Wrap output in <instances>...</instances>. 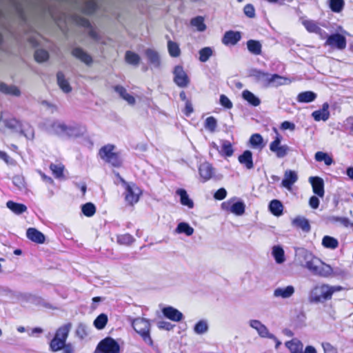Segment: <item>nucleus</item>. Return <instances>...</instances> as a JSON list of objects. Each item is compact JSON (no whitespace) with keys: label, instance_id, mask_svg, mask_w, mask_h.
Listing matches in <instances>:
<instances>
[{"label":"nucleus","instance_id":"nucleus-1","mask_svg":"<svg viewBox=\"0 0 353 353\" xmlns=\"http://www.w3.org/2000/svg\"><path fill=\"white\" fill-rule=\"evenodd\" d=\"M8 131L22 135L28 140L34 138V130L29 123L19 121L13 117H4L3 112H1L0 132L6 134Z\"/></svg>","mask_w":353,"mask_h":353},{"label":"nucleus","instance_id":"nucleus-2","mask_svg":"<svg viewBox=\"0 0 353 353\" xmlns=\"http://www.w3.org/2000/svg\"><path fill=\"white\" fill-rule=\"evenodd\" d=\"M344 288L340 285H330L322 283L314 286L309 293V301L310 303H323L330 300L334 293L341 292Z\"/></svg>","mask_w":353,"mask_h":353},{"label":"nucleus","instance_id":"nucleus-3","mask_svg":"<svg viewBox=\"0 0 353 353\" xmlns=\"http://www.w3.org/2000/svg\"><path fill=\"white\" fill-rule=\"evenodd\" d=\"M132 325L147 345H153V341L150 336L151 325L148 320L144 318H137L132 321Z\"/></svg>","mask_w":353,"mask_h":353},{"label":"nucleus","instance_id":"nucleus-4","mask_svg":"<svg viewBox=\"0 0 353 353\" xmlns=\"http://www.w3.org/2000/svg\"><path fill=\"white\" fill-rule=\"evenodd\" d=\"M317 258L311 252L305 248H299L295 250V263L308 271L310 270Z\"/></svg>","mask_w":353,"mask_h":353},{"label":"nucleus","instance_id":"nucleus-5","mask_svg":"<svg viewBox=\"0 0 353 353\" xmlns=\"http://www.w3.org/2000/svg\"><path fill=\"white\" fill-rule=\"evenodd\" d=\"M114 145L108 144L100 149L99 154L106 163L111 164L114 167H119L121 165V160L118 153L114 152Z\"/></svg>","mask_w":353,"mask_h":353},{"label":"nucleus","instance_id":"nucleus-6","mask_svg":"<svg viewBox=\"0 0 353 353\" xmlns=\"http://www.w3.org/2000/svg\"><path fill=\"white\" fill-rule=\"evenodd\" d=\"M94 353H120V347L114 339L107 337L99 342Z\"/></svg>","mask_w":353,"mask_h":353},{"label":"nucleus","instance_id":"nucleus-7","mask_svg":"<svg viewBox=\"0 0 353 353\" xmlns=\"http://www.w3.org/2000/svg\"><path fill=\"white\" fill-rule=\"evenodd\" d=\"M309 272L316 276L330 278L331 265L317 258Z\"/></svg>","mask_w":353,"mask_h":353},{"label":"nucleus","instance_id":"nucleus-8","mask_svg":"<svg viewBox=\"0 0 353 353\" xmlns=\"http://www.w3.org/2000/svg\"><path fill=\"white\" fill-rule=\"evenodd\" d=\"M123 182L125 185V201L130 205H133L138 202L141 191L134 183H127L124 181Z\"/></svg>","mask_w":353,"mask_h":353},{"label":"nucleus","instance_id":"nucleus-9","mask_svg":"<svg viewBox=\"0 0 353 353\" xmlns=\"http://www.w3.org/2000/svg\"><path fill=\"white\" fill-rule=\"evenodd\" d=\"M325 46H328L332 48H336L340 50H344L347 46L346 38L339 33L327 35Z\"/></svg>","mask_w":353,"mask_h":353},{"label":"nucleus","instance_id":"nucleus-10","mask_svg":"<svg viewBox=\"0 0 353 353\" xmlns=\"http://www.w3.org/2000/svg\"><path fill=\"white\" fill-rule=\"evenodd\" d=\"M249 325L254 329L258 334L262 338H268L270 339H276V336L269 332L268 328L263 324L260 321L256 319H251L249 321Z\"/></svg>","mask_w":353,"mask_h":353},{"label":"nucleus","instance_id":"nucleus-11","mask_svg":"<svg viewBox=\"0 0 353 353\" xmlns=\"http://www.w3.org/2000/svg\"><path fill=\"white\" fill-rule=\"evenodd\" d=\"M173 74L174 81L179 87L185 88L188 85L190 80L182 66H175Z\"/></svg>","mask_w":353,"mask_h":353},{"label":"nucleus","instance_id":"nucleus-12","mask_svg":"<svg viewBox=\"0 0 353 353\" xmlns=\"http://www.w3.org/2000/svg\"><path fill=\"white\" fill-rule=\"evenodd\" d=\"M301 23L309 32L315 33L323 39H325L327 37V33L319 27L318 23L315 21L311 19H303Z\"/></svg>","mask_w":353,"mask_h":353},{"label":"nucleus","instance_id":"nucleus-13","mask_svg":"<svg viewBox=\"0 0 353 353\" xmlns=\"http://www.w3.org/2000/svg\"><path fill=\"white\" fill-rule=\"evenodd\" d=\"M281 139L276 137V139L270 145V150L274 152L278 158H283L288 154L290 148L288 145H281Z\"/></svg>","mask_w":353,"mask_h":353},{"label":"nucleus","instance_id":"nucleus-14","mask_svg":"<svg viewBox=\"0 0 353 353\" xmlns=\"http://www.w3.org/2000/svg\"><path fill=\"white\" fill-rule=\"evenodd\" d=\"M221 207L223 210H229L237 216H241L245 212V205L242 201L236 202L232 205H230L229 202H224L221 204Z\"/></svg>","mask_w":353,"mask_h":353},{"label":"nucleus","instance_id":"nucleus-15","mask_svg":"<svg viewBox=\"0 0 353 353\" xmlns=\"http://www.w3.org/2000/svg\"><path fill=\"white\" fill-rule=\"evenodd\" d=\"M294 292L295 289L292 285L279 287L274 289L273 292V296L277 299L280 298L282 299H287L290 298Z\"/></svg>","mask_w":353,"mask_h":353},{"label":"nucleus","instance_id":"nucleus-16","mask_svg":"<svg viewBox=\"0 0 353 353\" xmlns=\"http://www.w3.org/2000/svg\"><path fill=\"white\" fill-rule=\"evenodd\" d=\"M309 181L312 186L314 193L318 196L323 198L325 194L323 180L319 176H311L309 179Z\"/></svg>","mask_w":353,"mask_h":353},{"label":"nucleus","instance_id":"nucleus-17","mask_svg":"<svg viewBox=\"0 0 353 353\" xmlns=\"http://www.w3.org/2000/svg\"><path fill=\"white\" fill-rule=\"evenodd\" d=\"M66 124L61 121H52L47 123V130L53 134L63 136L64 135Z\"/></svg>","mask_w":353,"mask_h":353},{"label":"nucleus","instance_id":"nucleus-18","mask_svg":"<svg viewBox=\"0 0 353 353\" xmlns=\"http://www.w3.org/2000/svg\"><path fill=\"white\" fill-rule=\"evenodd\" d=\"M162 312L166 318L175 322H179L183 318V315L180 311L171 306L164 307Z\"/></svg>","mask_w":353,"mask_h":353},{"label":"nucleus","instance_id":"nucleus-19","mask_svg":"<svg viewBox=\"0 0 353 353\" xmlns=\"http://www.w3.org/2000/svg\"><path fill=\"white\" fill-rule=\"evenodd\" d=\"M298 180V175L295 171H292L290 170H288L285 172L284 179L282 181V185L290 190L292 189V186Z\"/></svg>","mask_w":353,"mask_h":353},{"label":"nucleus","instance_id":"nucleus-20","mask_svg":"<svg viewBox=\"0 0 353 353\" xmlns=\"http://www.w3.org/2000/svg\"><path fill=\"white\" fill-rule=\"evenodd\" d=\"M270 74L259 70L254 69L250 71V77L264 87H268Z\"/></svg>","mask_w":353,"mask_h":353},{"label":"nucleus","instance_id":"nucleus-21","mask_svg":"<svg viewBox=\"0 0 353 353\" xmlns=\"http://www.w3.org/2000/svg\"><path fill=\"white\" fill-rule=\"evenodd\" d=\"M26 236L28 239L36 243L42 244L46 240L44 234L34 228H30L27 230Z\"/></svg>","mask_w":353,"mask_h":353},{"label":"nucleus","instance_id":"nucleus-22","mask_svg":"<svg viewBox=\"0 0 353 353\" xmlns=\"http://www.w3.org/2000/svg\"><path fill=\"white\" fill-rule=\"evenodd\" d=\"M312 116L316 121H327L330 117L329 104L324 103L322 108L312 113Z\"/></svg>","mask_w":353,"mask_h":353},{"label":"nucleus","instance_id":"nucleus-23","mask_svg":"<svg viewBox=\"0 0 353 353\" xmlns=\"http://www.w3.org/2000/svg\"><path fill=\"white\" fill-rule=\"evenodd\" d=\"M241 35L239 32L228 31L225 33L222 42L225 45H235L239 41H240Z\"/></svg>","mask_w":353,"mask_h":353},{"label":"nucleus","instance_id":"nucleus-24","mask_svg":"<svg viewBox=\"0 0 353 353\" xmlns=\"http://www.w3.org/2000/svg\"><path fill=\"white\" fill-rule=\"evenodd\" d=\"M145 54L151 65L154 68H159L161 64L160 56L157 51L152 48H148L145 51Z\"/></svg>","mask_w":353,"mask_h":353},{"label":"nucleus","instance_id":"nucleus-25","mask_svg":"<svg viewBox=\"0 0 353 353\" xmlns=\"http://www.w3.org/2000/svg\"><path fill=\"white\" fill-rule=\"evenodd\" d=\"M285 345L290 350V353H303V345L298 339H293L286 341Z\"/></svg>","mask_w":353,"mask_h":353},{"label":"nucleus","instance_id":"nucleus-26","mask_svg":"<svg viewBox=\"0 0 353 353\" xmlns=\"http://www.w3.org/2000/svg\"><path fill=\"white\" fill-rule=\"evenodd\" d=\"M114 90L116 92H117L119 96L125 100L129 105H133L136 103V100L133 96L130 94L126 89L121 85H116L114 88Z\"/></svg>","mask_w":353,"mask_h":353},{"label":"nucleus","instance_id":"nucleus-27","mask_svg":"<svg viewBox=\"0 0 353 353\" xmlns=\"http://www.w3.org/2000/svg\"><path fill=\"white\" fill-rule=\"evenodd\" d=\"M114 90L116 92H117L119 96L125 100L129 105H133L136 103V100L133 96L130 94L126 89L121 85H116L114 88Z\"/></svg>","mask_w":353,"mask_h":353},{"label":"nucleus","instance_id":"nucleus-28","mask_svg":"<svg viewBox=\"0 0 353 353\" xmlns=\"http://www.w3.org/2000/svg\"><path fill=\"white\" fill-rule=\"evenodd\" d=\"M72 54L74 57L79 59L86 65H90L92 63V58L91 56L80 48H74Z\"/></svg>","mask_w":353,"mask_h":353},{"label":"nucleus","instance_id":"nucleus-29","mask_svg":"<svg viewBox=\"0 0 353 353\" xmlns=\"http://www.w3.org/2000/svg\"><path fill=\"white\" fill-rule=\"evenodd\" d=\"M239 161L248 170H251L254 168L252 153L250 150L244 151L243 153L239 157Z\"/></svg>","mask_w":353,"mask_h":353},{"label":"nucleus","instance_id":"nucleus-30","mask_svg":"<svg viewBox=\"0 0 353 353\" xmlns=\"http://www.w3.org/2000/svg\"><path fill=\"white\" fill-rule=\"evenodd\" d=\"M83 134L81 128L78 125H67L63 137H77Z\"/></svg>","mask_w":353,"mask_h":353},{"label":"nucleus","instance_id":"nucleus-31","mask_svg":"<svg viewBox=\"0 0 353 353\" xmlns=\"http://www.w3.org/2000/svg\"><path fill=\"white\" fill-rule=\"evenodd\" d=\"M199 170L200 176L204 181L209 180L212 177L213 168L209 163L205 162L201 164Z\"/></svg>","mask_w":353,"mask_h":353},{"label":"nucleus","instance_id":"nucleus-32","mask_svg":"<svg viewBox=\"0 0 353 353\" xmlns=\"http://www.w3.org/2000/svg\"><path fill=\"white\" fill-rule=\"evenodd\" d=\"M57 83L59 88L62 90L65 93H69L72 90V88L67 79H65V76L63 72H59L57 74Z\"/></svg>","mask_w":353,"mask_h":353},{"label":"nucleus","instance_id":"nucleus-33","mask_svg":"<svg viewBox=\"0 0 353 353\" xmlns=\"http://www.w3.org/2000/svg\"><path fill=\"white\" fill-rule=\"evenodd\" d=\"M316 94L312 91H305L300 92L296 97L299 103H310L316 99Z\"/></svg>","mask_w":353,"mask_h":353},{"label":"nucleus","instance_id":"nucleus-34","mask_svg":"<svg viewBox=\"0 0 353 353\" xmlns=\"http://www.w3.org/2000/svg\"><path fill=\"white\" fill-rule=\"evenodd\" d=\"M269 210L272 214L279 216L283 214V205L280 201L274 199L269 204Z\"/></svg>","mask_w":353,"mask_h":353},{"label":"nucleus","instance_id":"nucleus-35","mask_svg":"<svg viewBox=\"0 0 353 353\" xmlns=\"http://www.w3.org/2000/svg\"><path fill=\"white\" fill-rule=\"evenodd\" d=\"M242 97L248 103L253 106H258L261 103V100L252 92L248 90H245L242 92Z\"/></svg>","mask_w":353,"mask_h":353},{"label":"nucleus","instance_id":"nucleus-36","mask_svg":"<svg viewBox=\"0 0 353 353\" xmlns=\"http://www.w3.org/2000/svg\"><path fill=\"white\" fill-rule=\"evenodd\" d=\"M6 206L16 214H21L27 210V207L24 204L15 203L12 201H8L6 203Z\"/></svg>","mask_w":353,"mask_h":353},{"label":"nucleus","instance_id":"nucleus-37","mask_svg":"<svg viewBox=\"0 0 353 353\" xmlns=\"http://www.w3.org/2000/svg\"><path fill=\"white\" fill-rule=\"evenodd\" d=\"M0 91L6 94L18 97L21 92L15 85H9L4 83H0Z\"/></svg>","mask_w":353,"mask_h":353},{"label":"nucleus","instance_id":"nucleus-38","mask_svg":"<svg viewBox=\"0 0 353 353\" xmlns=\"http://www.w3.org/2000/svg\"><path fill=\"white\" fill-rule=\"evenodd\" d=\"M272 254L277 263L281 264L285 261V252L281 246H273Z\"/></svg>","mask_w":353,"mask_h":353},{"label":"nucleus","instance_id":"nucleus-39","mask_svg":"<svg viewBox=\"0 0 353 353\" xmlns=\"http://www.w3.org/2000/svg\"><path fill=\"white\" fill-rule=\"evenodd\" d=\"M247 48L250 52L259 55L261 53L262 45L259 41L250 39L247 41Z\"/></svg>","mask_w":353,"mask_h":353},{"label":"nucleus","instance_id":"nucleus-40","mask_svg":"<svg viewBox=\"0 0 353 353\" xmlns=\"http://www.w3.org/2000/svg\"><path fill=\"white\" fill-rule=\"evenodd\" d=\"M71 327V323L65 324L61 326L57 330L54 336H58L60 339L65 343Z\"/></svg>","mask_w":353,"mask_h":353},{"label":"nucleus","instance_id":"nucleus-41","mask_svg":"<svg viewBox=\"0 0 353 353\" xmlns=\"http://www.w3.org/2000/svg\"><path fill=\"white\" fill-rule=\"evenodd\" d=\"M176 194L180 196V201L182 205H186L189 208H192L194 207L193 201L189 198L185 190L179 189L176 190Z\"/></svg>","mask_w":353,"mask_h":353},{"label":"nucleus","instance_id":"nucleus-42","mask_svg":"<svg viewBox=\"0 0 353 353\" xmlns=\"http://www.w3.org/2000/svg\"><path fill=\"white\" fill-rule=\"evenodd\" d=\"M194 228L185 222L179 223L175 230L176 233L185 234L187 236H191L194 233Z\"/></svg>","mask_w":353,"mask_h":353},{"label":"nucleus","instance_id":"nucleus-43","mask_svg":"<svg viewBox=\"0 0 353 353\" xmlns=\"http://www.w3.org/2000/svg\"><path fill=\"white\" fill-rule=\"evenodd\" d=\"M288 79L278 74H270L268 86H279L288 83Z\"/></svg>","mask_w":353,"mask_h":353},{"label":"nucleus","instance_id":"nucleus-44","mask_svg":"<svg viewBox=\"0 0 353 353\" xmlns=\"http://www.w3.org/2000/svg\"><path fill=\"white\" fill-rule=\"evenodd\" d=\"M292 224L301 228L305 232H308L310 230L309 221L304 217L298 216L292 221Z\"/></svg>","mask_w":353,"mask_h":353},{"label":"nucleus","instance_id":"nucleus-45","mask_svg":"<svg viewBox=\"0 0 353 353\" xmlns=\"http://www.w3.org/2000/svg\"><path fill=\"white\" fill-rule=\"evenodd\" d=\"M322 245L324 248L334 250L339 246V241L336 239L330 236H325L322 239Z\"/></svg>","mask_w":353,"mask_h":353},{"label":"nucleus","instance_id":"nucleus-46","mask_svg":"<svg viewBox=\"0 0 353 353\" xmlns=\"http://www.w3.org/2000/svg\"><path fill=\"white\" fill-rule=\"evenodd\" d=\"M209 325L207 320L199 321L194 327V332L197 334H203L208 332Z\"/></svg>","mask_w":353,"mask_h":353},{"label":"nucleus","instance_id":"nucleus-47","mask_svg":"<svg viewBox=\"0 0 353 353\" xmlns=\"http://www.w3.org/2000/svg\"><path fill=\"white\" fill-rule=\"evenodd\" d=\"M168 50L172 57H179L181 55V49L179 44L170 39L168 41Z\"/></svg>","mask_w":353,"mask_h":353},{"label":"nucleus","instance_id":"nucleus-48","mask_svg":"<svg viewBox=\"0 0 353 353\" xmlns=\"http://www.w3.org/2000/svg\"><path fill=\"white\" fill-rule=\"evenodd\" d=\"M125 59L128 63L133 65H138L141 60L139 55L132 51L125 52Z\"/></svg>","mask_w":353,"mask_h":353},{"label":"nucleus","instance_id":"nucleus-49","mask_svg":"<svg viewBox=\"0 0 353 353\" xmlns=\"http://www.w3.org/2000/svg\"><path fill=\"white\" fill-rule=\"evenodd\" d=\"M65 344V342L54 336L50 343V348L52 352H57L61 350Z\"/></svg>","mask_w":353,"mask_h":353},{"label":"nucleus","instance_id":"nucleus-50","mask_svg":"<svg viewBox=\"0 0 353 353\" xmlns=\"http://www.w3.org/2000/svg\"><path fill=\"white\" fill-rule=\"evenodd\" d=\"M263 137L259 134H254L250 139V143L253 148H263L264 145L263 144Z\"/></svg>","mask_w":353,"mask_h":353},{"label":"nucleus","instance_id":"nucleus-51","mask_svg":"<svg viewBox=\"0 0 353 353\" xmlns=\"http://www.w3.org/2000/svg\"><path fill=\"white\" fill-rule=\"evenodd\" d=\"M108 323V316L105 314H99L94 321V325L98 330L103 329Z\"/></svg>","mask_w":353,"mask_h":353},{"label":"nucleus","instance_id":"nucleus-52","mask_svg":"<svg viewBox=\"0 0 353 353\" xmlns=\"http://www.w3.org/2000/svg\"><path fill=\"white\" fill-rule=\"evenodd\" d=\"M50 169L56 178L59 179L63 176L64 165L63 164L51 163L50 165Z\"/></svg>","mask_w":353,"mask_h":353},{"label":"nucleus","instance_id":"nucleus-53","mask_svg":"<svg viewBox=\"0 0 353 353\" xmlns=\"http://www.w3.org/2000/svg\"><path fill=\"white\" fill-rule=\"evenodd\" d=\"M331 272L330 278L344 279L347 275V271L340 267L332 268L331 266Z\"/></svg>","mask_w":353,"mask_h":353},{"label":"nucleus","instance_id":"nucleus-54","mask_svg":"<svg viewBox=\"0 0 353 353\" xmlns=\"http://www.w3.org/2000/svg\"><path fill=\"white\" fill-rule=\"evenodd\" d=\"M191 25L196 28L198 31L203 32L206 29L204 19L202 17H196L191 20Z\"/></svg>","mask_w":353,"mask_h":353},{"label":"nucleus","instance_id":"nucleus-55","mask_svg":"<svg viewBox=\"0 0 353 353\" xmlns=\"http://www.w3.org/2000/svg\"><path fill=\"white\" fill-rule=\"evenodd\" d=\"M212 49L210 47H205L199 50V60L201 62H206L212 55Z\"/></svg>","mask_w":353,"mask_h":353},{"label":"nucleus","instance_id":"nucleus-56","mask_svg":"<svg viewBox=\"0 0 353 353\" xmlns=\"http://www.w3.org/2000/svg\"><path fill=\"white\" fill-rule=\"evenodd\" d=\"M81 210L85 216L90 217L94 214L96 208L93 203H87L82 205Z\"/></svg>","mask_w":353,"mask_h":353},{"label":"nucleus","instance_id":"nucleus-57","mask_svg":"<svg viewBox=\"0 0 353 353\" xmlns=\"http://www.w3.org/2000/svg\"><path fill=\"white\" fill-rule=\"evenodd\" d=\"M344 5L343 0H330V8L334 12H340L343 10Z\"/></svg>","mask_w":353,"mask_h":353},{"label":"nucleus","instance_id":"nucleus-58","mask_svg":"<svg viewBox=\"0 0 353 353\" xmlns=\"http://www.w3.org/2000/svg\"><path fill=\"white\" fill-rule=\"evenodd\" d=\"M134 238L129 234H125L117 236V242L121 245H129L134 241Z\"/></svg>","mask_w":353,"mask_h":353},{"label":"nucleus","instance_id":"nucleus-59","mask_svg":"<svg viewBox=\"0 0 353 353\" xmlns=\"http://www.w3.org/2000/svg\"><path fill=\"white\" fill-rule=\"evenodd\" d=\"M49 57L48 52L43 49H39L35 51L34 58L37 62H43L48 60Z\"/></svg>","mask_w":353,"mask_h":353},{"label":"nucleus","instance_id":"nucleus-60","mask_svg":"<svg viewBox=\"0 0 353 353\" xmlns=\"http://www.w3.org/2000/svg\"><path fill=\"white\" fill-rule=\"evenodd\" d=\"M217 125L216 120L213 117H209L205 119V128L210 131L211 132H213L215 131Z\"/></svg>","mask_w":353,"mask_h":353},{"label":"nucleus","instance_id":"nucleus-61","mask_svg":"<svg viewBox=\"0 0 353 353\" xmlns=\"http://www.w3.org/2000/svg\"><path fill=\"white\" fill-rule=\"evenodd\" d=\"M221 150L227 157H231L234 152L231 143L226 140L222 141Z\"/></svg>","mask_w":353,"mask_h":353},{"label":"nucleus","instance_id":"nucleus-62","mask_svg":"<svg viewBox=\"0 0 353 353\" xmlns=\"http://www.w3.org/2000/svg\"><path fill=\"white\" fill-rule=\"evenodd\" d=\"M97 3L94 0H90L85 2L83 10L85 13L90 14L97 10Z\"/></svg>","mask_w":353,"mask_h":353},{"label":"nucleus","instance_id":"nucleus-63","mask_svg":"<svg viewBox=\"0 0 353 353\" xmlns=\"http://www.w3.org/2000/svg\"><path fill=\"white\" fill-rule=\"evenodd\" d=\"M328 221L330 223H339L340 224L347 227L349 225V220L348 219L345 217H341V216H331L328 217Z\"/></svg>","mask_w":353,"mask_h":353},{"label":"nucleus","instance_id":"nucleus-64","mask_svg":"<svg viewBox=\"0 0 353 353\" xmlns=\"http://www.w3.org/2000/svg\"><path fill=\"white\" fill-rule=\"evenodd\" d=\"M13 183L15 186H17L19 190H22L26 187V183L23 176L20 175H17L13 177L12 179Z\"/></svg>","mask_w":353,"mask_h":353}]
</instances>
